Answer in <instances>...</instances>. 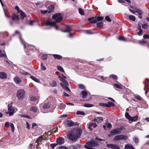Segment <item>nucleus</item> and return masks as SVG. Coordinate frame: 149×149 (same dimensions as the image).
<instances>
[{
    "label": "nucleus",
    "mask_w": 149,
    "mask_h": 149,
    "mask_svg": "<svg viewBox=\"0 0 149 149\" xmlns=\"http://www.w3.org/2000/svg\"><path fill=\"white\" fill-rule=\"evenodd\" d=\"M25 93L24 90L22 89H19L17 92V97L19 100L23 99Z\"/></svg>",
    "instance_id": "obj_6"
},
{
    "label": "nucleus",
    "mask_w": 149,
    "mask_h": 149,
    "mask_svg": "<svg viewBox=\"0 0 149 149\" xmlns=\"http://www.w3.org/2000/svg\"><path fill=\"white\" fill-rule=\"evenodd\" d=\"M107 104V107H114L115 106V104L113 103L110 102H108Z\"/></svg>",
    "instance_id": "obj_25"
},
{
    "label": "nucleus",
    "mask_w": 149,
    "mask_h": 149,
    "mask_svg": "<svg viewBox=\"0 0 149 149\" xmlns=\"http://www.w3.org/2000/svg\"><path fill=\"white\" fill-rule=\"evenodd\" d=\"M143 30L142 29H140L139 30V32L137 33V34L139 36H141L143 34Z\"/></svg>",
    "instance_id": "obj_53"
},
{
    "label": "nucleus",
    "mask_w": 149,
    "mask_h": 149,
    "mask_svg": "<svg viewBox=\"0 0 149 149\" xmlns=\"http://www.w3.org/2000/svg\"><path fill=\"white\" fill-rule=\"evenodd\" d=\"M14 80L15 82L17 84H20L21 82V79L17 76L15 77Z\"/></svg>",
    "instance_id": "obj_22"
},
{
    "label": "nucleus",
    "mask_w": 149,
    "mask_h": 149,
    "mask_svg": "<svg viewBox=\"0 0 149 149\" xmlns=\"http://www.w3.org/2000/svg\"><path fill=\"white\" fill-rule=\"evenodd\" d=\"M119 40H123L124 41H126V39L123 36H120L118 38Z\"/></svg>",
    "instance_id": "obj_56"
},
{
    "label": "nucleus",
    "mask_w": 149,
    "mask_h": 149,
    "mask_svg": "<svg viewBox=\"0 0 149 149\" xmlns=\"http://www.w3.org/2000/svg\"><path fill=\"white\" fill-rule=\"evenodd\" d=\"M41 136H42V139H43V140H47V139H46V138H47V133H45V134L44 135H41Z\"/></svg>",
    "instance_id": "obj_45"
},
{
    "label": "nucleus",
    "mask_w": 149,
    "mask_h": 149,
    "mask_svg": "<svg viewBox=\"0 0 149 149\" xmlns=\"http://www.w3.org/2000/svg\"><path fill=\"white\" fill-rule=\"evenodd\" d=\"M58 78L60 79V80L62 81L64 84H68V83L67 81L65 79H63L62 78H61V76H58Z\"/></svg>",
    "instance_id": "obj_29"
},
{
    "label": "nucleus",
    "mask_w": 149,
    "mask_h": 149,
    "mask_svg": "<svg viewBox=\"0 0 149 149\" xmlns=\"http://www.w3.org/2000/svg\"><path fill=\"white\" fill-rule=\"evenodd\" d=\"M93 121L97 123H102L103 121V119L102 117H99L97 118H95Z\"/></svg>",
    "instance_id": "obj_13"
},
{
    "label": "nucleus",
    "mask_w": 149,
    "mask_h": 149,
    "mask_svg": "<svg viewBox=\"0 0 149 149\" xmlns=\"http://www.w3.org/2000/svg\"><path fill=\"white\" fill-rule=\"evenodd\" d=\"M47 55L44 54L42 56V59L43 60H45L47 59Z\"/></svg>",
    "instance_id": "obj_51"
},
{
    "label": "nucleus",
    "mask_w": 149,
    "mask_h": 149,
    "mask_svg": "<svg viewBox=\"0 0 149 149\" xmlns=\"http://www.w3.org/2000/svg\"><path fill=\"white\" fill-rule=\"evenodd\" d=\"M130 7L131 8L133 9H136L137 8L136 6L134 5H131L130 6Z\"/></svg>",
    "instance_id": "obj_63"
},
{
    "label": "nucleus",
    "mask_w": 149,
    "mask_h": 149,
    "mask_svg": "<svg viewBox=\"0 0 149 149\" xmlns=\"http://www.w3.org/2000/svg\"><path fill=\"white\" fill-rule=\"evenodd\" d=\"M7 77L6 74L4 72H0V78L1 79H5Z\"/></svg>",
    "instance_id": "obj_19"
},
{
    "label": "nucleus",
    "mask_w": 149,
    "mask_h": 149,
    "mask_svg": "<svg viewBox=\"0 0 149 149\" xmlns=\"http://www.w3.org/2000/svg\"><path fill=\"white\" fill-rule=\"evenodd\" d=\"M13 103L11 102L8 105V111L6 112V114H8L10 116H12L15 113V109L13 107Z\"/></svg>",
    "instance_id": "obj_2"
},
{
    "label": "nucleus",
    "mask_w": 149,
    "mask_h": 149,
    "mask_svg": "<svg viewBox=\"0 0 149 149\" xmlns=\"http://www.w3.org/2000/svg\"><path fill=\"white\" fill-rule=\"evenodd\" d=\"M84 31L85 33L88 34H92L93 33L90 30H86Z\"/></svg>",
    "instance_id": "obj_39"
},
{
    "label": "nucleus",
    "mask_w": 149,
    "mask_h": 149,
    "mask_svg": "<svg viewBox=\"0 0 149 149\" xmlns=\"http://www.w3.org/2000/svg\"><path fill=\"white\" fill-rule=\"evenodd\" d=\"M122 130L121 128L114 129L110 132V134L109 135V136H113L120 134L121 133V131Z\"/></svg>",
    "instance_id": "obj_4"
},
{
    "label": "nucleus",
    "mask_w": 149,
    "mask_h": 149,
    "mask_svg": "<svg viewBox=\"0 0 149 149\" xmlns=\"http://www.w3.org/2000/svg\"><path fill=\"white\" fill-rule=\"evenodd\" d=\"M125 117L128 119L129 120V119L131 118V116L129 114V113L127 112H126L125 113Z\"/></svg>",
    "instance_id": "obj_52"
},
{
    "label": "nucleus",
    "mask_w": 149,
    "mask_h": 149,
    "mask_svg": "<svg viewBox=\"0 0 149 149\" xmlns=\"http://www.w3.org/2000/svg\"><path fill=\"white\" fill-rule=\"evenodd\" d=\"M17 10L18 13H20V18L21 19H23L25 17H26V14L21 10Z\"/></svg>",
    "instance_id": "obj_15"
},
{
    "label": "nucleus",
    "mask_w": 149,
    "mask_h": 149,
    "mask_svg": "<svg viewBox=\"0 0 149 149\" xmlns=\"http://www.w3.org/2000/svg\"><path fill=\"white\" fill-rule=\"evenodd\" d=\"M133 146L131 144H126L125 146L124 149H132L134 148Z\"/></svg>",
    "instance_id": "obj_24"
},
{
    "label": "nucleus",
    "mask_w": 149,
    "mask_h": 149,
    "mask_svg": "<svg viewBox=\"0 0 149 149\" xmlns=\"http://www.w3.org/2000/svg\"><path fill=\"white\" fill-rule=\"evenodd\" d=\"M59 149H68V148L64 146H62L59 147Z\"/></svg>",
    "instance_id": "obj_60"
},
{
    "label": "nucleus",
    "mask_w": 149,
    "mask_h": 149,
    "mask_svg": "<svg viewBox=\"0 0 149 149\" xmlns=\"http://www.w3.org/2000/svg\"><path fill=\"white\" fill-rule=\"evenodd\" d=\"M113 86L117 88H120V89H122L123 88L122 86L117 84H114Z\"/></svg>",
    "instance_id": "obj_32"
},
{
    "label": "nucleus",
    "mask_w": 149,
    "mask_h": 149,
    "mask_svg": "<svg viewBox=\"0 0 149 149\" xmlns=\"http://www.w3.org/2000/svg\"><path fill=\"white\" fill-rule=\"evenodd\" d=\"M26 128L28 129L29 130L30 129V125L29 123L28 122H26Z\"/></svg>",
    "instance_id": "obj_62"
},
{
    "label": "nucleus",
    "mask_w": 149,
    "mask_h": 149,
    "mask_svg": "<svg viewBox=\"0 0 149 149\" xmlns=\"http://www.w3.org/2000/svg\"><path fill=\"white\" fill-rule=\"evenodd\" d=\"M10 126L11 128V130L12 132H14L15 130V127L13 124L11 123L10 124Z\"/></svg>",
    "instance_id": "obj_48"
},
{
    "label": "nucleus",
    "mask_w": 149,
    "mask_h": 149,
    "mask_svg": "<svg viewBox=\"0 0 149 149\" xmlns=\"http://www.w3.org/2000/svg\"><path fill=\"white\" fill-rule=\"evenodd\" d=\"M110 77H111V78H113V79H116V80L118 78L117 76L115 75L111 74V75H110Z\"/></svg>",
    "instance_id": "obj_49"
},
{
    "label": "nucleus",
    "mask_w": 149,
    "mask_h": 149,
    "mask_svg": "<svg viewBox=\"0 0 149 149\" xmlns=\"http://www.w3.org/2000/svg\"><path fill=\"white\" fill-rule=\"evenodd\" d=\"M40 68L42 70H45L46 69V68L45 67L43 63L42 62L41 63Z\"/></svg>",
    "instance_id": "obj_37"
},
{
    "label": "nucleus",
    "mask_w": 149,
    "mask_h": 149,
    "mask_svg": "<svg viewBox=\"0 0 149 149\" xmlns=\"http://www.w3.org/2000/svg\"><path fill=\"white\" fill-rule=\"evenodd\" d=\"M36 100V98L34 96L32 97L31 98L30 100L31 101H34Z\"/></svg>",
    "instance_id": "obj_64"
},
{
    "label": "nucleus",
    "mask_w": 149,
    "mask_h": 149,
    "mask_svg": "<svg viewBox=\"0 0 149 149\" xmlns=\"http://www.w3.org/2000/svg\"><path fill=\"white\" fill-rule=\"evenodd\" d=\"M45 24L46 26H51L55 25L56 24V22H50L49 21H47L45 22Z\"/></svg>",
    "instance_id": "obj_21"
},
{
    "label": "nucleus",
    "mask_w": 149,
    "mask_h": 149,
    "mask_svg": "<svg viewBox=\"0 0 149 149\" xmlns=\"http://www.w3.org/2000/svg\"><path fill=\"white\" fill-rule=\"evenodd\" d=\"M138 116L136 115L134 117L131 116V118L129 119V120L132 121V122H134L136 121L138 119Z\"/></svg>",
    "instance_id": "obj_23"
},
{
    "label": "nucleus",
    "mask_w": 149,
    "mask_h": 149,
    "mask_svg": "<svg viewBox=\"0 0 149 149\" xmlns=\"http://www.w3.org/2000/svg\"><path fill=\"white\" fill-rule=\"evenodd\" d=\"M20 73L24 75H27V74L30 75V74L28 72H21Z\"/></svg>",
    "instance_id": "obj_58"
},
{
    "label": "nucleus",
    "mask_w": 149,
    "mask_h": 149,
    "mask_svg": "<svg viewBox=\"0 0 149 149\" xmlns=\"http://www.w3.org/2000/svg\"><path fill=\"white\" fill-rule=\"evenodd\" d=\"M103 25V23L102 22H99L97 23V26L98 27H100L102 26Z\"/></svg>",
    "instance_id": "obj_38"
},
{
    "label": "nucleus",
    "mask_w": 149,
    "mask_h": 149,
    "mask_svg": "<svg viewBox=\"0 0 149 149\" xmlns=\"http://www.w3.org/2000/svg\"><path fill=\"white\" fill-rule=\"evenodd\" d=\"M95 19L94 17L89 18L88 19V20L92 23H95L97 22V20L96 19L97 17H95Z\"/></svg>",
    "instance_id": "obj_18"
},
{
    "label": "nucleus",
    "mask_w": 149,
    "mask_h": 149,
    "mask_svg": "<svg viewBox=\"0 0 149 149\" xmlns=\"http://www.w3.org/2000/svg\"><path fill=\"white\" fill-rule=\"evenodd\" d=\"M65 29L64 30H61V31L63 32H68L70 33L69 37H71L72 35V34L70 32L72 31L71 26L68 25H65Z\"/></svg>",
    "instance_id": "obj_7"
},
{
    "label": "nucleus",
    "mask_w": 149,
    "mask_h": 149,
    "mask_svg": "<svg viewBox=\"0 0 149 149\" xmlns=\"http://www.w3.org/2000/svg\"><path fill=\"white\" fill-rule=\"evenodd\" d=\"M107 146L112 149H120L119 146L118 145L116 144H108L107 145Z\"/></svg>",
    "instance_id": "obj_12"
},
{
    "label": "nucleus",
    "mask_w": 149,
    "mask_h": 149,
    "mask_svg": "<svg viewBox=\"0 0 149 149\" xmlns=\"http://www.w3.org/2000/svg\"><path fill=\"white\" fill-rule=\"evenodd\" d=\"M2 50H1L0 49V58L2 57H3L4 58H6V55L5 54H4L3 53H2Z\"/></svg>",
    "instance_id": "obj_41"
},
{
    "label": "nucleus",
    "mask_w": 149,
    "mask_h": 149,
    "mask_svg": "<svg viewBox=\"0 0 149 149\" xmlns=\"http://www.w3.org/2000/svg\"><path fill=\"white\" fill-rule=\"evenodd\" d=\"M133 141L134 142L136 143H138L139 142V140L138 138H135L133 139Z\"/></svg>",
    "instance_id": "obj_55"
},
{
    "label": "nucleus",
    "mask_w": 149,
    "mask_h": 149,
    "mask_svg": "<svg viewBox=\"0 0 149 149\" xmlns=\"http://www.w3.org/2000/svg\"><path fill=\"white\" fill-rule=\"evenodd\" d=\"M99 106L102 107H107V103H100L99 104Z\"/></svg>",
    "instance_id": "obj_50"
},
{
    "label": "nucleus",
    "mask_w": 149,
    "mask_h": 149,
    "mask_svg": "<svg viewBox=\"0 0 149 149\" xmlns=\"http://www.w3.org/2000/svg\"><path fill=\"white\" fill-rule=\"evenodd\" d=\"M97 126V125L95 123H90L88 126V128L90 130L92 131L93 130V129L92 128V127H93V128H95Z\"/></svg>",
    "instance_id": "obj_16"
},
{
    "label": "nucleus",
    "mask_w": 149,
    "mask_h": 149,
    "mask_svg": "<svg viewBox=\"0 0 149 149\" xmlns=\"http://www.w3.org/2000/svg\"><path fill=\"white\" fill-rule=\"evenodd\" d=\"M79 12L81 15H84L85 13L83 10H79Z\"/></svg>",
    "instance_id": "obj_57"
},
{
    "label": "nucleus",
    "mask_w": 149,
    "mask_h": 149,
    "mask_svg": "<svg viewBox=\"0 0 149 149\" xmlns=\"http://www.w3.org/2000/svg\"><path fill=\"white\" fill-rule=\"evenodd\" d=\"M84 106L86 107H93V105L91 104L85 103Z\"/></svg>",
    "instance_id": "obj_36"
},
{
    "label": "nucleus",
    "mask_w": 149,
    "mask_h": 149,
    "mask_svg": "<svg viewBox=\"0 0 149 149\" xmlns=\"http://www.w3.org/2000/svg\"><path fill=\"white\" fill-rule=\"evenodd\" d=\"M82 97L83 98H85L88 95V93L86 91H83L81 92Z\"/></svg>",
    "instance_id": "obj_28"
},
{
    "label": "nucleus",
    "mask_w": 149,
    "mask_h": 149,
    "mask_svg": "<svg viewBox=\"0 0 149 149\" xmlns=\"http://www.w3.org/2000/svg\"><path fill=\"white\" fill-rule=\"evenodd\" d=\"M54 5H50L48 8V9H54Z\"/></svg>",
    "instance_id": "obj_61"
},
{
    "label": "nucleus",
    "mask_w": 149,
    "mask_h": 149,
    "mask_svg": "<svg viewBox=\"0 0 149 149\" xmlns=\"http://www.w3.org/2000/svg\"><path fill=\"white\" fill-rule=\"evenodd\" d=\"M11 19L13 21H19V18L18 15L13 13L11 16Z\"/></svg>",
    "instance_id": "obj_17"
},
{
    "label": "nucleus",
    "mask_w": 149,
    "mask_h": 149,
    "mask_svg": "<svg viewBox=\"0 0 149 149\" xmlns=\"http://www.w3.org/2000/svg\"><path fill=\"white\" fill-rule=\"evenodd\" d=\"M57 69L61 72H64V70L62 66H58L57 67Z\"/></svg>",
    "instance_id": "obj_40"
},
{
    "label": "nucleus",
    "mask_w": 149,
    "mask_h": 149,
    "mask_svg": "<svg viewBox=\"0 0 149 149\" xmlns=\"http://www.w3.org/2000/svg\"><path fill=\"white\" fill-rule=\"evenodd\" d=\"M60 85L62 88L65 90H67L69 92H70V90L69 88L68 87L69 86L68 83L65 84H64L62 83H60Z\"/></svg>",
    "instance_id": "obj_14"
},
{
    "label": "nucleus",
    "mask_w": 149,
    "mask_h": 149,
    "mask_svg": "<svg viewBox=\"0 0 149 149\" xmlns=\"http://www.w3.org/2000/svg\"><path fill=\"white\" fill-rule=\"evenodd\" d=\"M42 136H39L36 139V143H38V142H41L43 140V139H42Z\"/></svg>",
    "instance_id": "obj_31"
},
{
    "label": "nucleus",
    "mask_w": 149,
    "mask_h": 149,
    "mask_svg": "<svg viewBox=\"0 0 149 149\" xmlns=\"http://www.w3.org/2000/svg\"><path fill=\"white\" fill-rule=\"evenodd\" d=\"M148 27V25L146 24H143L142 25V27L143 29H146Z\"/></svg>",
    "instance_id": "obj_47"
},
{
    "label": "nucleus",
    "mask_w": 149,
    "mask_h": 149,
    "mask_svg": "<svg viewBox=\"0 0 149 149\" xmlns=\"http://www.w3.org/2000/svg\"><path fill=\"white\" fill-rule=\"evenodd\" d=\"M52 18L53 19H55V21L56 22H60L63 19V17L61 14L59 13H56L53 15Z\"/></svg>",
    "instance_id": "obj_3"
},
{
    "label": "nucleus",
    "mask_w": 149,
    "mask_h": 149,
    "mask_svg": "<svg viewBox=\"0 0 149 149\" xmlns=\"http://www.w3.org/2000/svg\"><path fill=\"white\" fill-rule=\"evenodd\" d=\"M86 144L87 145V146H88L89 147H96L99 146V144L96 142L94 141L88 142Z\"/></svg>",
    "instance_id": "obj_9"
},
{
    "label": "nucleus",
    "mask_w": 149,
    "mask_h": 149,
    "mask_svg": "<svg viewBox=\"0 0 149 149\" xmlns=\"http://www.w3.org/2000/svg\"><path fill=\"white\" fill-rule=\"evenodd\" d=\"M50 105L49 103H45L43 106V108L45 109L49 108L50 107Z\"/></svg>",
    "instance_id": "obj_26"
},
{
    "label": "nucleus",
    "mask_w": 149,
    "mask_h": 149,
    "mask_svg": "<svg viewBox=\"0 0 149 149\" xmlns=\"http://www.w3.org/2000/svg\"><path fill=\"white\" fill-rule=\"evenodd\" d=\"M129 19L131 20L134 21L136 20V18L134 16L132 15H130L129 16Z\"/></svg>",
    "instance_id": "obj_33"
},
{
    "label": "nucleus",
    "mask_w": 149,
    "mask_h": 149,
    "mask_svg": "<svg viewBox=\"0 0 149 149\" xmlns=\"http://www.w3.org/2000/svg\"><path fill=\"white\" fill-rule=\"evenodd\" d=\"M55 59L61 60L62 58V56L56 54H53L52 55Z\"/></svg>",
    "instance_id": "obj_20"
},
{
    "label": "nucleus",
    "mask_w": 149,
    "mask_h": 149,
    "mask_svg": "<svg viewBox=\"0 0 149 149\" xmlns=\"http://www.w3.org/2000/svg\"><path fill=\"white\" fill-rule=\"evenodd\" d=\"M30 77L31 79L36 82L39 83L40 82V81L39 79H38L33 76H31Z\"/></svg>",
    "instance_id": "obj_30"
},
{
    "label": "nucleus",
    "mask_w": 149,
    "mask_h": 149,
    "mask_svg": "<svg viewBox=\"0 0 149 149\" xmlns=\"http://www.w3.org/2000/svg\"><path fill=\"white\" fill-rule=\"evenodd\" d=\"M105 19L106 20L109 22H110L111 21L110 17L108 16H105Z\"/></svg>",
    "instance_id": "obj_46"
},
{
    "label": "nucleus",
    "mask_w": 149,
    "mask_h": 149,
    "mask_svg": "<svg viewBox=\"0 0 149 149\" xmlns=\"http://www.w3.org/2000/svg\"><path fill=\"white\" fill-rule=\"evenodd\" d=\"M77 115H84L85 114V113L83 111H77L76 112Z\"/></svg>",
    "instance_id": "obj_44"
},
{
    "label": "nucleus",
    "mask_w": 149,
    "mask_h": 149,
    "mask_svg": "<svg viewBox=\"0 0 149 149\" xmlns=\"http://www.w3.org/2000/svg\"><path fill=\"white\" fill-rule=\"evenodd\" d=\"M50 84L52 87H56V86L57 85L56 81L54 80L50 83Z\"/></svg>",
    "instance_id": "obj_27"
},
{
    "label": "nucleus",
    "mask_w": 149,
    "mask_h": 149,
    "mask_svg": "<svg viewBox=\"0 0 149 149\" xmlns=\"http://www.w3.org/2000/svg\"><path fill=\"white\" fill-rule=\"evenodd\" d=\"M143 37L145 39H149V35L147 34H145L143 35Z\"/></svg>",
    "instance_id": "obj_59"
},
{
    "label": "nucleus",
    "mask_w": 149,
    "mask_h": 149,
    "mask_svg": "<svg viewBox=\"0 0 149 149\" xmlns=\"http://www.w3.org/2000/svg\"><path fill=\"white\" fill-rule=\"evenodd\" d=\"M79 88L82 89H85L86 88L85 86L82 84H79L78 85Z\"/></svg>",
    "instance_id": "obj_35"
},
{
    "label": "nucleus",
    "mask_w": 149,
    "mask_h": 149,
    "mask_svg": "<svg viewBox=\"0 0 149 149\" xmlns=\"http://www.w3.org/2000/svg\"><path fill=\"white\" fill-rule=\"evenodd\" d=\"M127 139L128 137L126 135L121 134L115 136L113 138V140L115 141L121 140H127Z\"/></svg>",
    "instance_id": "obj_5"
},
{
    "label": "nucleus",
    "mask_w": 149,
    "mask_h": 149,
    "mask_svg": "<svg viewBox=\"0 0 149 149\" xmlns=\"http://www.w3.org/2000/svg\"><path fill=\"white\" fill-rule=\"evenodd\" d=\"M97 19V21H100L104 19V17H103L98 16Z\"/></svg>",
    "instance_id": "obj_54"
},
{
    "label": "nucleus",
    "mask_w": 149,
    "mask_h": 149,
    "mask_svg": "<svg viewBox=\"0 0 149 149\" xmlns=\"http://www.w3.org/2000/svg\"><path fill=\"white\" fill-rule=\"evenodd\" d=\"M65 139L63 137H59L56 140L57 144L61 145L63 144Z\"/></svg>",
    "instance_id": "obj_11"
},
{
    "label": "nucleus",
    "mask_w": 149,
    "mask_h": 149,
    "mask_svg": "<svg viewBox=\"0 0 149 149\" xmlns=\"http://www.w3.org/2000/svg\"><path fill=\"white\" fill-rule=\"evenodd\" d=\"M30 111L36 112L37 111V108L36 107L33 106L30 109Z\"/></svg>",
    "instance_id": "obj_34"
},
{
    "label": "nucleus",
    "mask_w": 149,
    "mask_h": 149,
    "mask_svg": "<svg viewBox=\"0 0 149 149\" xmlns=\"http://www.w3.org/2000/svg\"><path fill=\"white\" fill-rule=\"evenodd\" d=\"M65 105L63 103H61L60 104V109H63L65 107Z\"/></svg>",
    "instance_id": "obj_42"
},
{
    "label": "nucleus",
    "mask_w": 149,
    "mask_h": 149,
    "mask_svg": "<svg viewBox=\"0 0 149 149\" xmlns=\"http://www.w3.org/2000/svg\"><path fill=\"white\" fill-rule=\"evenodd\" d=\"M134 97L137 100H142V98L139 95H134Z\"/></svg>",
    "instance_id": "obj_43"
},
{
    "label": "nucleus",
    "mask_w": 149,
    "mask_h": 149,
    "mask_svg": "<svg viewBox=\"0 0 149 149\" xmlns=\"http://www.w3.org/2000/svg\"><path fill=\"white\" fill-rule=\"evenodd\" d=\"M130 10L131 12L135 14L136 15H141L143 14L141 10Z\"/></svg>",
    "instance_id": "obj_10"
},
{
    "label": "nucleus",
    "mask_w": 149,
    "mask_h": 149,
    "mask_svg": "<svg viewBox=\"0 0 149 149\" xmlns=\"http://www.w3.org/2000/svg\"><path fill=\"white\" fill-rule=\"evenodd\" d=\"M65 125L68 127H71L77 124V123H74L72 120H67L65 122Z\"/></svg>",
    "instance_id": "obj_8"
},
{
    "label": "nucleus",
    "mask_w": 149,
    "mask_h": 149,
    "mask_svg": "<svg viewBox=\"0 0 149 149\" xmlns=\"http://www.w3.org/2000/svg\"><path fill=\"white\" fill-rule=\"evenodd\" d=\"M82 131L80 129H73L67 135V138L70 140L75 142L80 137Z\"/></svg>",
    "instance_id": "obj_1"
}]
</instances>
